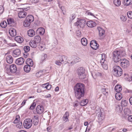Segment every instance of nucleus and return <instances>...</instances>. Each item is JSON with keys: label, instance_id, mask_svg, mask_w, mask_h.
<instances>
[{"label": "nucleus", "instance_id": "obj_1", "mask_svg": "<svg viewBox=\"0 0 132 132\" xmlns=\"http://www.w3.org/2000/svg\"><path fill=\"white\" fill-rule=\"evenodd\" d=\"M84 85L81 83H78L74 88L75 97L77 98L80 99L82 97L84 94Z\"/></svg>", "mask_w": 132, "mask_h": 132}, {"label": "nucleus", "instance_id": "obj_2", "mask_svg": "<svg viewBox=\"0 0 132 132\" xmlns=\"http://www.w3.org/2000/svg\"><path fill=\"white\" fill-rule=\"evenodd\" d=\"M113 73L115 76L117 77H120L122 74V70L119 66L115 65L113 67Z\"/></svg>", "mask_w": 132, "mask_h": 132}, {"label": "nucleus", "instance_id": "obj_3", "mask_svg": "<svg viewBox=\"0 0 132 132\" xmlns=\"http://www.w3.org/2000/svg\"><path fill=\"white\" fill-rule=\"evenodd\" d=\"M113 59L114 61L116 62L121 60V56L120 55V52L118 51H115L113 53Z\"/></svg>", "mask_w": 132, "mask_h": 132}, {"label": "nucleus", "instance_id": "obj_4", "mask_svg": "<svg viewBox=\"0 0 132 132\" xmlns=\"http://www.w3.org/2000/svg\"><path fill=\"white\" fill-rule=\"evenodd\" d=\"M77 71L80 78L84 79L85 77V70L83 68L81 67L79 68L78 69Z\"/></svg>", "mask_w": 132, "mask_h": 132}, {"label": "nucleus", "instance_id": "obj_5", "mask_svg": "<svg viewBox=\"0 0 132 132\" xmlns=\"http://www.w3.org/2000/svg\"><path fill=\"white\" fill-rule=\"evenodd\" d=\"M23 126L25 128L29 129L30 128L32 125V120L30 118L26 119L24 121Z\"/></svg>", "mask_w": 132, "mask_h": 132}, {"label": "nucleus", "instance_id": "obj_6", "mask_svg": "<svg viewBox=\"0 0 132 132\" xmlns=\"http://www.w3.org/2000/svg\"><path fill=\"white\" fill-rule=\"evenodd\" d=\"M96 113L98 117V121L99 122H101L104 119V115L100 109H98V110L96 111Z\"/></svg>", "mask_w": 132, "mask_h": 132}, {"label": "nucleus", "instance_id": "obj_7", "mask_svg": "<svg viewBox=\"0 0 132 132\" xmlns=\"http://www.w3.org/2000/svg\"><path fill=\"white\" fill-rule=\"evenodd\" d=\"M120 64L121 66L124 69L127 68L129 65V61L125 59L121 60Z\"/></svg>", "mask_w": 132, "mask_h": 132}, {"label": "nucleus", "instance_id": "obj_8", "mask_svg": "<svg viewBox=\"0 0 132 132\" xmlns=\"http://www.w3.org/2000/svg\"><path fill=\"white\" fill-rule=\"evenodd\" d=\"M86 22L84 19H81L77 21L75 23V26H78L81 28H84L86 25Z\"/></svg>", "mask_w": 132, "mask_h": 132}, {"label": "nucleus", "instance_id": "obj_9", "mask_svg": "<svg viewBox=\"0 0 132 132\" xmlns=\"http://www.w3.org/2000/svg\"><path fill=\"white\" fill-rule=\"evenodd\" d=\"M90 46L93 49L96 50L99 47V45L97 43L96 41L94 40H93L90 42Z\"/></svg>", "mask_w": 132, "mask_h": 132}, {"label": "nucleus", "instance_id": "obj_10", "mask_svg": "<svg viewBox=\"0 0 132 132\" xmlns=\"http://www.w3.org/2000/svg\"><path fill=\"white\" fill-rule=\"evenodd\" d=\"M79 58L75 57H74V59L69 60L68 62H67L66 63H68L69 65H72L76 62L79 61Z\"/></svg>", "mask_w": 132, "mask_h": 132}, {"label": "nucleus", "instance_id": "obj_11", "mask_svg": "<svg viewBox=\"0 0 132 132\" xmlns=\"http://www.w3.org/2000/svg\"><path fill=\"white\" fill-rule=\"evenodd\" d=\"M7 67L9 68V65H7ZM12 73H15L17 71V68L16 65L14 64H12L10 66L9 70L8 69V70Z\"/></svg>", "mask_w": 132, "mask_h": 132}, {"label": "nucleus", "instance_id": "obj_12", "mask_svg": "<svg viewBox=\"0 0 132 132\" xmlns=\"http://www.w3.org/2000/svg\"><path fill=\"white\" fill-rule=\"evenodd\" d=\"M97 29L98 31L99 36L101 37H104L105 36L104 30L100 27H97Z\"/></svg>", "mask_w": 132, "mask_h": 132}, {"label": "nucleus", "instance_id": "obj_13", "mask_svg": "<svg viewBox=\"0 0 132 132\" xmlns=\"http://www.w3.org/2000/svg\"><path fill=\"white\" fill-rule=\"evenodd\" d=\"M24 59L22 57L17 59L16 61V63L19 65H21L23 64L24 62Z\"/></svg>", "mask_w": 132, "mask_h": 132}, {"label": "nucleus", "instance_id": "obj_14", "mask_svg": "<svg viewBox=\"0 0 132 132\" xmlns=\"http://www.w3.org/2000/svg\"><path fill=\"white\" fill-rule=\"evenodd\" d=\"M36 111L38 113L40 114L44 111L43 107L41 105H38L37 107Z\"/></svg>", "mask_w": 132, "mask_h": 132}, {"label": "nucleus", "instance_id": "obj_15", "mask_svg": "<svg viewBox=\"0 0 132 132\" xmlns=\"http://www.w3.org/2000/svg\"><path fill=\"white\" fill-rule=\"evenodd\" d=\"M86 24L88 27L90 28L94 27L96 25V24L95 22L92 21H87Z\"/></svg>", "mask_w": 132, "mask_h": 132}, {"label": "nucleus", "instance_id": "obj_16", "mask_svg": "<svg viewBox=\"0 0 132 132\" xmlns=\"http://www.w3.org/2000/svg\"><path fill=\"white\" fill-rule=\"evenodd\" d=\"M59 60L60 61H61V63H63V62H66L65 63V64H66L67 63L66 61L67 60V57L64 55H60L59 56Z\"/></svg>", "mask_w": 132, "mask_h": 132}, {"label": "nucleus", "instance_id": "obj_17", "mask_svg": "<svg viewBox=\"0 0 132 132\" xmlns=\"http://www.w3.org/2000/svg\"><path fill=\"white\" fill-rule=\"evenodd\" d=\"M9 33L11 36L14 37L16 35V30L13 28L10 29L9 31Z\"/></svg>", "mask_w": 132, "mask_h": 132}, {"label": "nucleus", "instance_id": "obj_18", "mask_svg": "<svg viewBox=\"0 0 132 132\" xmlns=\"http://www.w3.org/2000/svg\"><path fill=\"white\" fill-rule=\"evenodd\" d=\"M6 60L8 63H12L13 61V59L12 57L10 55H7L6 57Z\"/></svg>", "mask_w": 132, "mask_h": 132}, {"label": "nucleus", "instance_id": "obj_19", "mask_svg": "<svg viewBox=\"0 0 132 132\" xmlns=\"http://www.w3.org/2000/svg\"><path fill=\"white\" fill-rule=\"evenodd\" d=\"M15 40L19 43H22L23 41V38L21 37L18 36L14 38Z\"/></svg>", "mask_w": 132, "mask_h": 132}, {"label": "nucleus", "instance_id": "obj_20", "mask_svg": "<svg viewBox=\"0 0 132 132\" xmlns=\"http://www.w3.org/2000/svg\"><path fill=\"white\" fill-rule=\"evenodd\" d=\"M21 53L20 50L19 49H16L13 51V55L14 57L19 56Z\"/></svg>", "mask_w": 132, "mask_h": 132}, {"label": "nucleus", "instance_id": "obj_21", "mask_svg": "<svg viewBox=\"0 0 132 132\" xmlns=\"http://www.w3.org/2000/svg\"><path fill=\"white\" fill-rule=\"evenodd\" d=\"M27 15L26 12L24 11H20L18 13V16L20 18H24Z\"/></svg>", "mask_w": 132, "mask_h": 132}, {"label": "nucleus", "instance_id": "obj_22", "mask_svg": "<svg viewBox=\"0 0 132 132\" xmlns=\"http://www.w3.org/2000/svg\"><path fill=\"white\" fill-rule=\"evenodd\" d=\"M69 116V113L68 112H66L63 117V121H64L66 122L69 121L68 118Z\"/></svg>", "mask_w": 132, "mask_h": 132}, {"label": "nucleus", "instance_id": "obj_23", "mask_svg": "<svg viewBox=\"0 0 132 132\" xmlns=\"http://www.w3.org/2000/svg\"><path fill=\"white\" fill-rule=\"evenodd\" d=\"M28 34L29 36L32 37L35 35V32L33 30L30 29L28 30Z\"/></svg>", "mask_w": 132, "mask_h": 132}, {"label": "nucleus", "instance_id": "obj_24", "mask_svg": "<svg viewBox=\"0 0 132 132\" xmlns=\"http://www.w3.org/2000/svg\"><path fill=\"white\" fill-rule=\"evenodd\" d=\"M37 31L38 33L42 35L44 34L45 32V30L43 28H39L37 29Z\"/></svg>", "mask_w": 132, "mask_h": 132}, {"label": "nucleus", "instance_id": "obj_25", "mask_svg": "<svg viewBox=\"0 0 132 132\" xmlns=\"http://www.w3.org/2000/svg\"><path fill=\"white\" fill-rule=\"evenodd\" d=\"M123 110L122 106L117 105L116 106V111L118 113L121 112Z\"/></svg>", "mask_w": 132, "mask_h": 132}, {"label": "nucleus", "instance_id": "obj_26", "mask_svg": "<svg viewBox=\"0 0 132 132\" xmlns=\"http://www.w3.org/2000/svg\"><path fill=\"white\" fill-rule=\"evenodd\" d=\"M25 20L31 23L34 21V18L32 15H30L27 16Z\"/></svg>", "mask_w": 132, "mask_h": 132}, {"label": "nucleus", "instance_id": "obj_27", "mask_svg": "<svg viewBox=\"0 0 132 132\" xmlns=\"http://www.w3.org/2000/svg\"><path fill=\"white\" fill-rule=\"evenodd\" d=\"M122 89L121 86L119 85H117L115 87V89L117 93H120L122 90Z\"/></svg>", "mask_w": 132, "mask_h": 132}, {"label": "nucleus", "instance_id": "obj_28", "mask_svg": "<svg viewBox=\"0 0 132 132\" xmlns=\"http://www.w3.org/2000/svg\"><path fill=\"white\" fill-rule=\"evenodd\" d=\"M132 4V0H124V5L128 6Z\"/></svg>", "mask_w": 132, "mask_h": 132}, {"label": "nucleus", "instance_id": "obj_29", "mask_svg": "<svg viewBox=\"0 0 132 132\" xmlns=\"http://www.w3.org/2000/svg\"><path fill=\"white\" fill-rule=\"evenodd\" d=\"M115 98L118 100H120L122 98V95L120 93H117L115 95Z\"/></svg>", "mask_w": 132, "mask_h": 132}, {"label": "nucleus", "instance_id": "obj_30", "mask_svg": "<svg viewBox=\"0 0 132 132\" xmlns=\"http://www.w3.org/2000/svg\"><path fill=\"white\" fill-rule=\"evenodd\" d=\"M30 46L33 48H36L37 45V43L34 40L31 41L29 43Z\"/></svg>", "mask_w": 132, "mask_h": 132}, {"label": "nucleus", "instance_id": "obj_31", "mask_svg": "<svg viewBox=\"0 0 132 132\" xmlns=\"http://www.w3.org/2000/svg\"><path fill=\"white\" fill-rule=\"evenodd\" d=\"M41 40V38L40 36H35L34 39V40L38 44L40 42Z\"/></svg>", "mask_w": 132, "mask_h": 132}, {"label": "nucleus", "instance_id": "obj_32", "mask_svg": "<svg viewBox=\"0 0 132 132\" xmlns=\"http://www.w3.org/2000/svg\"><path fill=\"white\" fill-rule=\"evenodd\" d=\"M47 55L46 54H42L40 57V62L41 63L43 62L44 61L46 58H47Z\"/></svg>", "mask_w": 132, "mask_h": 132}, {"label": "nucleus", "instance_id": "obj_33", "mask_svg": "<svg viewBox=\"0 0 132 132\" xmlns=\"http://www.w3.org/2000/svg\"><path fill=\"white\" fill-rule=\"evenodd\" d=\"M88 102V100L87 99H84L81 100L80 104L81 106H84L87 104Z\"/></svg>", "mask_w": 132, "mask_h": 132}, {"label": "nucleus", "instance_id": "obj_34", "mask_svg": "<svg viewBox=\"0 0 132 132\" xmlns=\"http://www.w3.org/2000/svg\"><path fill=\"white\" fill-rule=\"evenodd\" d=\"M81 42L82 44L84 46H86L87 44V39L84 38L81 39Z\"/></svg>", "mask_w": 132, "mask_h": 132}, {"label": "nucleus", "instance_id": "obj_35", "mask_svg": "<svg viewBox=\"0 0 132 132\" xmlns=\"http://www.w3.org/2000/svg\"><path fill=\"white\" fill-rule=\"evenodd\" d=\"M30 67L29 65H26L24 67V70L27 72H29L30 70Z\"/></svg>", "mask_w": 132, "mask_h": 132}, {"label": "nucleus", "instance_id": "obj_36", "mask_svg": "<svg viewBox=\"0 0 132 132\" xmlns=\"http://www.w3.org/2000/svg\"><path fill=\"white\" fill-rule=\"evenodd\" d=\"M113 3L117 6H119L121 4V2L120 0H113Z\"/></svg>", "mask_w": 132, "mask_h": 132}, {"label": "nucleus", "instance_id": "obj_37", "mask_svg": "<svg viewBox=\"0 0 132 132\" xmlns=\"http://www.w3.org/2000/svg\"><path fill=\"white\" fill-rule=\"evenodd\" d=\"M105 59V55L104 54H101V60L100 62L101 64H104V63Z\"/></svg>", "mask_w": 132, "mask_h": 132}, {"label": "nucleus", "instance_id": "obj_38", "mask_svg": "<svg viewBox=\"0 0 132 132\" xmlns=\"http://www.w3.org/2000/svg\"><path fill=\"white\" fill-rule=\"evenodd\" d=\"M33 119L34 120L33 122L34 125H37L38 122V117H37L34 116Z\"/></svg>", "mask_w": 132, "mask_h": 132}, {"label": "nucleus", "instance_id": "obj_39", "mask_svg": "<svg viewBox=\"0 0 132 132\" xmlns=\"http://www.w3.org/2000/svg\"><path fill=\"white\" fill-rule=\"evenodd\" d=\"M31 23V22L25 20L23 22V25L25 27H28L29 26Z\"/></svg>", "mask_w": 132, "mask_h": 132}, {"label": "nucleus", "instance_id": "obj_40", "mask_svg": "<svg viewBox=\"0 0 132 132\" xmlns=\"http://www.w3.org/2000/svg\"><path fill=\"white\" fill-rule=\"evenodd\" d=\"M31 23V22L25 20L23 22V25L25 27H28L29 26Z\"/></svg>", "mask_w": 132, "mask_h": 132}, {"label": "nucleus", "instance_id": "obj_41", "mask_svg": "<svg viewBox=\"0 0 132 132\" xmlns=\"http://www.w3.org/2000/svg\"><path fill=\"white\" fill-rule=\"evenodd\" d=\"M7 25V23L5 21H3L1 23L0 26L3 28H5L6 26Z\"/></svg>", "mask_w": 132, "mask_h": 132}, {"label": "nucleus", "instance_id": "obj_42", "mask_svg": "<svg viewBox=\"0 0 132 132\" xmlns=\"http://www.w3.org/2000/svg\"><path fill=\"white\" fill-rule=\"evenodd\" d=\"M28 65H29L30 67H32L33 65V62L32 60L30 59H29L28 60Z\"/></svg>", "mask_w": 132, "mask_h": 132}, {"label": "nucleus", "instance_id": "obj_43", "mask_svg": "<svg viewBox=\"0 0 132 132\" xmlns=\"http://www.w3.org/2000/svg\"><path fill=\"white\" fill-rule=\"evenodd\" d=\"M121 104L122 106H125L127 105V102L126 100H122L121 101Z\"/></svg>", "mask_w": 132, "mask_h": 132}, {"label": "nucleus", "instance_id": "obj_44", "mask_svg": "<svg viewBox=\"0 0 132 132\" xmlns=\"http://www.w3.org/2000/svg\"><path fill=\"white\" fill-rule=\"evenodd\" d=\"M119 52H120V55L121 56H125L126 55V53L124 50H121Z\"/></svg>", "mask_w": 132, "mask_h": 132}, {"label": "nucleus", "instance_id": "obj_45", "mask_svg": "<svg viewBox=\"0 0 132 132\" xmlns=\"http://www.w3.org/2000/svg\"><path fill=\"white\" fill-rule=\"evenodd\" d=\"M7 21L8 24H11L14 22L13 19L10 18L7 19Z\"/></svg>", "mask_w": 132, "mask_h": 132}, {"label": "nucleus", "instance_id": "obj_46", "mask_svg": "<svg viewBox=\"0 0 132 132\" xmlns=\"http://www.w3.org/2000/svg\"><path fill=\"white\" fill-rule=\"evenodd\" d=\"M43 72V71L41 70L38 72L37 73L36 75V77H40L43 74L42 73Z\"/></svg>", "mask_w": 132, "mask_h": 132}, {"label": "nucleus", "instance_id": "obj_47", "mask_svg": "<svg viewBox=\"0 0 132 132\" xmlns=\"http://www.w3.org/2000/svg\"><path fill=\"white\" fill-rule=\"evenodd\" d=\"M95 75L97 77L101 76H103L104 75H105V73H101L98 72H96L95 73Z\"/></svg>", "mask_w": 132, "mask_h": 132}, {"label": "nucleus", "instance_id": "obj_48", "mask_svg": "<svg viewBox=\"0 0 132 132\" xmlns=\"http://www.w3.org/2000/svg\"><path fill=\"white\" fill-rule=\"evenodd\" d=\"M30 47L27 46H24L23 48L25 52H27L29 51L30 50Z\"/></svg>", "mask_w": 132, "mask_h": 132}, {"label": "nucleus", "instance_id": "obj_49", "mask_svg": "<svg viewBox=\"0 0 132 132\" xmlns=\"http://www.w3.org/2000/svg\"><path fill=\"white\" fill-rule=\"evenodd\" d=\"M39 48L41 50L43 51L45 48V45L40 44L39 45Z\"/></svg>", "mask_w": 132, "mask_h": 132}, {"label": "nucleus", "instance_id": "obj_50", "mask_svg": "<svg viewBox=\"0 0 132 132\" xmlns=\"http://www.w3.org/2000/svg\"><path fill=\"white\" fill-rule=\"evenodd\" d=\"M127 18L126 16L121 15L120 16V19L122 21H126Z\"/></svg>", "mask_w": 132, "mask_h": 132}, {"label": "nucleus", "instance_id": "obj_51", "mask_svg": "<svg viewBox=\"0 0 132 132\" xmlns=\"http://www.w3.org/2000/svg\"><path fill=\"white\" fill-rule=\"evenodd\" d=\"M86 15H91L92 16H93L95 18H96V17L92 13L90 12H89V11H87L85 13Z\"/></svg>", "mask_w": 132, "mask_h": 132}, {"label": "nucleus", "instance_id": "obj_52", "mask_svg": "<svg viewBox=\"0 0 132 132\" xmlns=\"http://www.w3.org/2000/svg\"><path fill=\"white\" fill-rule=\"evenodd\" d=\"M55 64L57 65L61 66V64H63V63H61L59 60H58L55 61Z\"/></svg>", "mask_w": 132, "mask_h": 132}, {"label": "nucleus", "instance_id": "obj_53", "mask_svg": "<svg viewBox=\"0 0 132 132\" xmlns=\"http://www.w3.org/2000/svg\"><path fill=\"white\" fill-rule=\"evenodd\" d=\"M128 17L130 18H132V11H129L127 13Z\"/></svg>", "mask_w": 132, "mask_h": 132}, {"label": "nucleus", "instance_id": "obj_54", "mask_svg": "<svg viewBox=\"0 0 132 132\" xmlns=\"http://www.w3.org/2000/svg\"><path fill=\"white\" fill-rule=\"evenodd\" d=\"M102 91L104 94H106L108 93V89L106 88H102Z\"/></svg>", "mask_w": 132, "mask_h": 132}, {"label": "nucleus", "instance_id": "obj_55", "mask_svg": "<svg viewBox=\"0 0 132 132\" xmlns=\"http://www.w3.org/2000/svg\"><path fill=\"white\" fill-rule=\"evenodd\" d=\"M36 103L35 102L33 103L32 105L30 106V110H32L34 109L36 105Z\"/></svg>", "mask_w": 132, "mask_h": 132}, {"label": "nucleus", "instance_id": "obj_56", "mask_svg": "<svg viewBox=\"0 0 132 132\" xmlns=\"http://www.w3.org/2000/svg\"><path fill=\"white\" fill-rule=\"evenodd\" d=\"M101 65L103 67V68L105 70H107L108 69V65L105 64H101Z\"/></svg>", "mask_w": 132, "mask_h": 132}, {"label": "nucleus", "instance_id": "obj_57", "mask_svg": "<svg viewBox=\"0 0 132 132\" xmlns=\"http://www.w3.org/2000/svg\"><path fill=\"white\" fill-rule=\"evenodd\" d=\"M4 9L2 6L0 5V15L3 13V12Z\"/></svg>", "mask_w": 132, "mask_h": 132}, {"label": "nucleus", "instance_id": "obj_58", "mask_svg": "<svg viewBox=\"0 0 132 132\" xmlns=\"http://www.w3.org/2000/svg\"><path fill=\"white\" fill-rule=\"evenodd\" d=\"M127 119L129 121L132 122V116H129L127 118Z\"/></svg>", "mask_w": 132, "mask_h": 132}, {"label": "nucleus", "instance_id": "obj_59", "mask_svg": "<svg viewBox=\"0 0 132 132\" xmlns=\"http://www.w3.org/2000/svg\"><path fill=\"white\" fill-rule=\"evenodd\" d=\"M75 15L74 14H73L72 16L70 18V19L71 21H72L75 18Z\"/></svg>", "mask_w": 132, "mask_h": 132}, {"label": "nucleus", "instance_id": "obj_60", "mask_svg": "<svg viewBox=\"0 0 132 132\" xmlns=\"http://www.w3.org/2000/svg\"><path fill=\"white\" fill-rule=\"evenodd\" d=\"M51 85L48 84L46 86V89L48 90L50 89L51 88Z\"/></svg>", "mask_w": 132, "mask_h": 132}, {"label": "nucleus", "instance_id": "obj_61", "mask_svg": "<svg viewBox=\"0 0 132 132\" xmlns=\"http://www.w3.org/2000/svg\"><path fill=\"white\" fill-rule=\"evenodd\" d=\"M47 131L48 132H51L52 130H51V127L50 126H49L47 127Z\"/></svg>", "mask_w": 132, "mask_h": 132}, {"label": "nucleus", "instance_id": "obj_62", "mask_svg": "<svg viewBox=\"0 0 132 132\" xmlns=\"http://www.w3.org/2000/svg\"><path fill=\"white\" fill-rule=\"evenodd\" d=\"M124 76L125 78V79H129V77L128 76V75L126 73H125L124 74Z\"/></svg>", "mask_w": 132, "mask_h": 132}, {"label": "nucleus", "instance_id": "obj_63", "mask_svg": "<svg viewBox=\"0 0 132 132\" xmlns=\"http://www.w3.org/2000/svg\"><path fill=\"white\" fill-rule=\"evenodd\" d=\"M9 45L11 46L14 47L16 46V45L15 44L10 43Z\"/></svg>", "mask_w": 132, "mask_h": 132}, {"label": "nucleus", "instance_id": "obj_64", "mask_svg": "<svg viewBox=\"0 0 132 132\" xmlns=\"http://www.w3.org/2000/svg\"><path fill=\"white\" fill-rule=\"evenodd\" d=\"M129 101L130 104L132 105V96L131 97L129 98Z\"/></svg>", "mask_w": 132, "mask_h": 132}]
</instances>
